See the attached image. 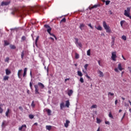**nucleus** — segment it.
I'll return each mask as SVG.
<instances>
[{"label":"nucleus","instance_id":"f257e3e1","mask_svg":"<svg viewBox=\"0 0 131 131\" xmlns=\"http://www.w3.org/2000/svg\"><path fill=\"white\" fill-rule=\"evenodd\" d=\"M102 25L103 26V28L106 31V33H110L111 32V30L110 29V27L109 25H107L105 21H103L102 23Z\"/></svg>","mask_w":131,"mask_h":131},{"label":"nucleus","instance_id":"f03ea898","mask_svg":"<svg viewBox=\"0 0 131 131\" xmlns=\"http://www.w3.org/2000/svg\"><path fill=\"white\" fill-rule=\"evenodd\" d=\"M130 8L129 7L127 8V10H125L124 15L127 17H129L131 19V15H130Z\"/></svg>","mask_w":131,"mask_h":131},{"label":"nucleus","instance_id":"7ed1b4c3","mask_svg":"<svg viewBox=\"0 0 131 131\" xmlns=\"http://www.w3.org/2000/svg\"><path fill=\"white\" fill-rule=\"evenodd\" d=\"M122 71L124 69L122 68V64L121 63H119V64H118V68H115V72L117 73H119V71Z\"/></svg>","mask_w":131,"mask_h":131},{"label":"nucleus","instance_id":"20e7f679","mask_svg":"<svg viewBox=\"0 0 131 131\" xmlns=\"http://www.w3.org/2000/svg\"><path fill=\"white\" fill-rule=\"evenodd\" d=\"M15 13L18 15L20 17H23L25 14V12L23 10H16Z\"/></svg>","mask_w":131,"mask_h":131},{"label":"nucleus","instance_id":"39448f33","mask_svg":"<svg viewBox=\"0 0 131 131\" xmlns=\"http://www.w3.org/2000/svg\"><path fill=\"white\" fill-rule=\"evenodd\" d=\"M117 58V56L116 55V51H114L112 52V60L113 61H116V58Z\"/></svg>","mask_w":131,"mask_h":131},{"label":"nucleus","instance_id":"423d86ee","mask_svg":"<svg viewBox=\"0 0 131 131\" xmlns=\"http://www.w3.org/2000/svg\"><path fill=\"white\" fill-rule=\"evenodd\" d=\"M34 9L36 10V12H39V11H43V7L42 6H36L34 8Z\"/></svg>","mask_w":131,"mask_h":131},{"label":"nucleus","instance_id":"0eeeda50","mask_svg":"<svg viewBox=\"0 0 131 131\" xmlns=\"http://www.w3.org/2000/svg\"><path fill=\"white\" fill-rule=\"evenodd\" d=\"M10 4V1H7V2H2L1 4V6H8Z\"/></svg>","mask_w":131,"mask_h":131},{"label":"nucleus","instance_id":"6e6552de","mask_svg":"<svg viewBox=\"0 0 131 131\" xmlns=\"http://www.w3.org/2000/svg\"><path fill=\"white\" fill-rule=\"evenodd\" d=\"M44 27H45V28H46L47 29V32L48 33H50V32H51L52 28L50 27L49 25H45Z\"/></svg>","mask_w":131,"mask_h":131},{"label":"nucleus","instance_id":"1a4fd4ad","mask_svg":"<svg viewBox=\"0 0 131 131\" xmlns=\"http://www.w3.org/2000/svg\"><path fill=\"white\" fill-rule=\"evenodd\" d=\"M34 88H35V94L36 95L39 94L38 85L37 84H35L34 85Z\"/></svg>","mask_w":131,"mask_h":131},{"label":"nucleus","instance_id":"9d476101","mask_svg":"<svg viewBox=\"0 0 131 131\" xmlns=\"http://www.w3.org/2000/svg\"><path fill=\"white\" fill-rule=\"evenodd\" d=\"M70 123V121H69V120H66V123H64V127L66 128H68Z\"/></svg>","mask_w":131,"mask_h":131},{"label":"nucleus","instance_id":"9b49d317","mask_svg":"<svg viewBox=\"0 0 131 131\" xmlns=\"http://www.w3.org/2000/svg\"><path fill=\"white\" fill-rule=\"evenodd\" d=\"M100 7V4H96V5H95L94 6H93L92 7H91L90 8V10H92V9H96L98 7Z\"/></svg>","mask_w":131,"mask_h":131},{"label":"nucleus","instance_id":"f8f14e48","mask_svg":"<svg viewBox=\"0 0 131 131\" xmlns=\"http://www.w3.org/2000/svg\"><path fill=\"white\" fill-rule=\"evenodd\" d=\"M21 74H22V70H19L17 73V76L18 77V78L19 79L21 78Z\"/></svg>","mask_w":131,"mask_h":131},{"label":"nucleus","instance_id":"ddd939ff","mask_svg":"<svg viewBox=\"0 0 131 131\" xmlns=\"http://www.w3.org/2000/svg\"><path fill=\"white\" fill-rule=\"evenodd\" d=\"M98 74H99V77H103L104 74H103V73L101 71L99 70L98 71Z\"/></svg>","mask_w":131,"mask_h":131},{"label":"nucleus","instance_id":"4468645a","mask_svg":"<svg viewBox=\"0 0 131 131\" xmlns=\"http://www.w3.org/2000/svg\"><path fill=\"white\" fill-rule=\"evenodd\" d=\"M4 105V104H3V103H0V114H2L4 111L3 107Z\"/></svg>","mask_w":131,"mask_h":131},{"label":"nucleus","instance_id":"2eb2a0df","mask_svg":"<svg viewBox=\"0 0 131 131\" xmlns=\"http://www.w3.org/2000/svg\"><path fill=\"white\" fill-rule=\"evenodd\" d=\"M27 68H25L24 70L23 77H25L27 76Z\"/></svg>","mask_w":131,"mask_h":131},{"label":"nucleus","instance_id":"dca6fc26","mask_svg":"<svg viewBox=\"0 0 131 131\" xmlns=\"http://www.w3.org/2000/svg\"><path fill=\"white\" fill-rule=\"evenodd\" d=\"M38 85L42 89L45 88V85L43 84V83L40 82L38 83Z\"/></svg>","mask_w":131,"mask_h":131},{"label":"nucleus","instance_id":"f3484780","mask_svg":"<svg viewBox=\"0 0 131 131\" xmlns=\"http://www.w3.org/2000/svg\"><path fill=\"white\" fill-rule=\"evenodd\" d=\"M11 72L10 70H9L8 69H7L6 70V75H9L10 74H11Z\"/></svg>","mask_w":131,"mask_h":131},{"label":"nucleus","instance_id":"a211bd4d","mask_svg":"<svg viewBox=\"0 0 131 131\" xmlns=\"http://www.w3.org/2000/svg\"><path fill=\"white\" fill-rule=\"evenodd\" d=\"M85 24H84L83 23L80 24V25L79 26V28L81 29V31H82L83 30V28L84 27H85Z\"/></svg>","mask_w":131,"mask_h":131},{"label":"nucleus","instance_id":"6ab92c4d","mask_svg":"<svg viewBox=\"0 0 131 131\" xmlns=\"http://www.w3.org/2000/svg\"><path fill=\"white\" fill-rule=\"evenodd\" d=\"M24 128H27L26 125H22V126H21V127H19V130L21 131L22 129H24Z\"/></svg>","mask_w":131,"mask_h":131},{"label":"nucleus","instance_id":"aec40b11","mask_svg":"<svg viewBox=\"0 0 131 131\" xmlns=\"http://www.w3.org/2000/svg\"><path fill=\"white\" fill-rule=\"evenodd\" d=\"M60 109H61V110H62V109L63 108V107H65L64 103L63 102H62L61 103H60Z\"/></svg>","mask_w":131,"mask_h":131},{"label":"nucleus","instance_id":"412c9836","mask_svg":"<svg viewBox=\"0 0 131 131\" xmlns=\"http://www.w3.org/2000/svg\"><path fill=\"white\" fill-rule=\"evenodd\" d=\"M70 105V104L69 100H67L66 102V106L68 108H69Z\"/></svg>","mask_w":131,"mask_h":131},{"label":"nucleus","instance_id":"4be33fe9","mask_svg":"<svg viewBox=\"0 0 131 131\" xmlns=\"http://www.w3.org/2000/svg\"><path fill=\"white\" fill-rule=\"evenodd\" d=\"M112 39H113V40H112L111 44H112V48H113L115 44V38L112 37Z\"/></svg>","mask_w":131,"mask_h":131},{"label":"nucleus","instance_id":"5701e85b","mask_svg":"<svg viewBox=\"0 0 131 131\" xmlns=\"http://www.w3.org/2000/svg\"><path fill=\"white\" fill-rule=\"evenodd\" d=\"M9 77L8 76L5 75L4 77L3 80H4V81H8L9 80Z\"/></svg>","mask_w":131,"mask_h":131},{"label":"nucleus","instance_id":"b1692460","mask_svg":"<svg viewBox=\"0 0 131 131\" xmlns=\"http://www.w3.org/2000/svg\"><path fill=\"white\" fill-rule=\"evenodd\" d=\"M95 28L97 29L99 31H102V28L101 26H98L97 27H95Z\"/></svg>","mask_w":131,"mask_h":131},{"label":"nucleus","instance_id":"393cba45","mask_svg":"<svg viewBox=\"0 0 131 131\" xmlns=\"http://www.w3.org/2000/svg\"><path fill=\"white\" fill-rule=\"evenodd\" d=\"M73 93L72 90H70L68 92V95L70 97Z\"/></svg>","mask_w":131,"mask_h":131},{"label":"nucleus","instance_id":"a878e982","mask_svg":"<svg viewBox=\"0 0 131 131\" xmlns=\"http://www.w3.org/2000/svg\"><path fill=\"white\" fill-rule=\"evenodd\" d=\"M46 129L48 130H51V129H52V126H46Z\"/></svg>","mask_w":131,"mask_h":131},{"label":"nucleus","instance_id":"bb28decb","mask_svg":"<svg viewBox=\"0 0 131 131\" xmlns=\"http://www.w3.org/2000/svg\"><path fill=\"white\" fill-rule=\"evenodd\" d=\"M77 73L79 76L82 77L83 76V74L81 71H78Z\"/></svg>","mask_w":131,"mask_h":131},{"label":"nucleus","instance_id":"cd10ccee","mask_svg":"<svg viewBox=\"0 0 131 131\" xmlns=\"http://www.w3.org/2000/svg\"><path fill=\"white\" fill-rule=\"evenodd\" d=\"M9 112H10V110L8 108L7 112H6V116H7V117H8Z\"/></svg>","mask_w":131,"mask_h":131},{"label":"nucleus","instance_id":"c85d7f7f","mask_svg":"<svg viewBox=\"0 0 131 131\" xmlns=\"http://www.w3.org/2000/svg\"><path fill=\"white\" fill-rule=\"evenodd\" d=\"M125 23V20H121L120 22V24H121V27H123V24Z\"/></svg>","mask_w":131,"mask_h":131},{"label":"nucleus","instance_id":"c756f323","mask_svg":"<svg viewBox=\"0 0 131 131\" xmlns=\"http://www.w3.org/2000/svg\"><path fill=\"white\" fill-rule=\"evenodd\" d=\"M122 39L124 40V41H126L127 38L125 35L122 36Z\"/></svg>","mask_w":131,"mask_h":131},{"label":"nucleus","instance_id":"7c9ffc66","mask_svg":"<svg viewBox=\"0 0 131 131\" xmlns=\"http://www.w3.org/2000/svg\"><path fill=\"white\" fill-rule=\"evenodd\" d=\"M107 95L108 96V97L110 96H114V93H111V92H108V93L107 94Z\"/></svg>","mask_w":131,"mask_h":131},{"label":"nucleus","instance_id":"2f4dec72","mask_svg":"<svg viewBox=\"0 0 131 131\" xmlns=\"http://www.w3.org/2000/svg\"><path fill=\"white\" fill-rule=\"evenodd\" d=\"M5 123H6V121H3L2 124V127L3 128H4L5 126Z\"/></svg>","mask_w":131,"mask_h":131},{"label":"nucleus","instance_id":"473e14b6","mask_svg":"<svg viewBox=\"0 0 131 131\" xmlns=\"http://www.w3.org/2000/svg\"><path fill=\"white\" fill-rule=\"evenodd\" d=\"M4 43L6 46L9 45V42L7 40H4Z\"/></svg>","mask_w":131,"mask_h":131},{"label":"nucleus","instance_id":"72a5a7b5","mask_svg":"<svg viewBox=\"0 0 131 131\" xmlns=\"http://www.w3.org/2000/svg\"><path fill=\"white\" fill-rule=\"evenodd\" d=\"M31 106L33 107V108H34L35 106V104L34 103V101H32V103H31Z\"/></svg>","mask_w":131,"mask_h":131},{"label":"nucleus","instance_id":"f704fd0d","mask_svg":"<svg viewBox=\"0 0 131 131\" xmlns=\"http://www.w3.org/2000/svg\"><path fill=\"white\" fill-rule=\"evenodd\" d=\"M24 55H25L24 51H23V52H21V58L22 59H24Z\"/></svg>","mask_w":131,"mask_h":131},{"label":"nucleus","instance_id":"c9c22d12","mask_svg":"<svg viewBox=\"0 0 131 131\" xmlns=\"http://www.w3.org/2000/svg\"><path fill=\"white\" fill-rule=\"evenodd\" d=\"M66 19L65 17H64L61 20L60 23H66Z\"/></svg>","mask_w":131,"mask_h":131},{"label":"nucleus","instance_id":"e433bc0d","mask_svg":"<svg viewBox=\"0 0 131 131\" xmlns=\"http://www.w3.org/2000/svg\"><path fill=\"white\" fill-rule=\"evenodd\" d=\"M10 48L12 50H14L16 49V47L14 45H11L10 46Z\"/></svg>","mask_w":131,"mask_h":131},{"label":"nucleus","instance_id":"4c0bfd02","mask_svg":"<svg viewBox=\"0 0 131 131\" xmlns=\"http://www.w3.org/2000/svg\"><path fill=\"white\" fill-rule=\"evenodd\" d=\"M97 107V105L96 104H93L91 106V108H96Z\"/></svg>","mask_w":131,"mask_h":131},{"label":"nucleus","instance_id":"58836bf2","mask_svg":"<svg viewBox=\"0 0 131 131\" xmlns=\"http://www.w3.org/2000/svg\"><path fill=\"white\" fill-rule=\"evenodd\" d=\"M75 58L76 59H79V55L77 53L75 54Z\"/></svg>","mask_w":131,"mask_h":131},{"label":"nucleus","instance_id":"ea45409f","mask_svg":"<svg viewBox=\"0 0 131 131\" xmlns=\"http://www.w3.org/2000/svg\"><path fill=\"white\" fill-rule=\"evenodd\" d=\"M39 36H37L36 38V39H35V43H36V45H37V43L38 40H39Z\"/></svg>","mask_w":131,"mask_h":131},{"label":"nucleus","instance_id":"a19ab883","mask_svg":"<svg viewBox=\"0 0 131 131\" xmlns=\"http://www.w3.org/2000/svg\"><path fill=\"white\" fill-rule=\"evenodd\" d=\"M21 41H25L26 39V36H23L21 37Z\"/></svg>","mask_w":131,"mask_h":131},{"label":"nucleus","instance_id":"79ce46f5","mask_svg":"<svg viewBox=\"0 0 131 131\" xmlns=\"http://www.w3.org/2000/svg\"><path fill=\"white\" fill-rule=\"evenodd\" d=\"M87 55L88 56H90L91 55V49H89L88 51H87Z\"/></svg>","mask_w":131,"mask_h":131},{"label":"nucleus","instance_id":"37998d69","mask_svg":"<svg viewBox=\"0 0 131 131\" xmlns=\"http://www.w3.org/2000/svg\"><path fill=\"white\" fill-rule=\"evenodd\" d=\"M108 117H110V118H112V119H113L114 117H113V115L111 114V113H110V114H108Z\"/></svg>","mask_w":131,"mask_h":131},{"label":"nucleus","instance_id":"c03bdc74","mask_svg":"<svg viewBox=\"0 0 131 131\" xmlns=\"http://www.w3.org/2000/svg\"><path fill=\"white\" fill-rule=\"evenodd\" d=\"M9 57H6V58L5 59V62H8V63H9Z\"/></svg>","mask_w":131,"mask_h":131},{"label":"nucleus","instance_id":"a18cd8bd","mask_svg":"<svg viewBox=\"0 0 131 131\" xmlns=\"http://www.w3.org/2000/svg\"><path fill=\"white\" fill-rule=\"evenodd\" d=\"M88 66H89V64H88V63H86V64H85L84 65V68H85V69L86 71L87 69H88Z\"/></svg>","mask_w":131,"mask_h":131},{"label":"nucleus","instance_id":"49530a36","mask_svg":"<svg viewBox=\"0 0 131 131\" xmlns=\"http://www.w3.org/2000/svg\"><path fill=\"white\" fill-rule=\"evenodd\" d=\"M97 122L98 124L100 123L101 121L100 119H98V118H97Z\"/></svg>","mask_w":131,"mask_h":131},{"label":"nucleus","instance_id":"de8ad7c7","mask_svg":"<svg viewBox=\"0 0 131 131\" xmlns=\"http://www.w3.org/2000/svg\"><path fill=\"white\" fill-rule=\"evenodd\" d=\"M80 81L82 83H84V79H83V78L82 77H81V78H80Z\"/></svg>","mask_w":131,"mask_h":131},{"label":"nucleus","instance_id":"09e8293b","mask_svg":"<svg viewBox=\"0 0 131 131\" xmlns=\"http://www.w3.org/2000/svg\"><path fill=\"white\" fill-rule=\"evenodd\" d=\"M110 4V1H105V5H108Z\"/></svg>","mask_w":131,"mask_h":131},{"label":"nucleus","instance_id":"8fccbe9b","mask_svg":"<svg viewBox=\"0 0 131 131\" xmlns=\"http://www.w3.org/2000/svg\"><path fill=\"white\" fill-rule=\"evenodd\" d=\"M88 26L89 27H90L92 29H94V28H93V27L92 26V24L90 23V24H88Z\"/></svg>","mask_w":131,"mask_h":131},{"label":"nucleus","instance_id":"3c124183","mask_svg":"<svg viewBox=\"0 0 131 131\" xmlns=\"http://www.w3.org/2000/svg\"><path fill=\"white\" fill-rule=\"evenodd\" d=\"M51 36L55 37V34H54L53 33H51V32H50V33H48Z\"/></svg>","mask_w":131,"mask_h":131},{"label":"nucleus","instance_id":"603ef678","mask_svg":"<svg viewBox=\"0 0 131 131\" xmlns=\"http://www.w3.org/2000/svg\"><path fill=\"white\" fill-rule=\"evenodd\" d=\"M29 118H30V119H33V118H34V116H33V115H29Z\"/></svg>","mask_w":131,"mask_h":131},{"label":"nucleus","instance_id":"864d4df0","mask_svg":"<svg viewBox=\"0 0 131 131\" xmlns=\"http://www.w3.org/2000/svg\"><path fill=\"white\" fill-rule=\"evenodd\" d=\"M75 43L77 45L78 43V39L77 38H75Z\"/></svg>","mask_w":131,"mask_h":131},{"label":"nucleus","instance_id":"5fc2aeb1","mask_svg":"<svg viewBox=\"0 0 131 131\" xmlns=\"http://www.w3.org/2000/svg\"><path fill=\"white\" fill-rule=\"evenodd\" d=\"M78 46L80 47V48H82V44H81V42H78Z\"/></svg>","mask_w":131,"mask_h":131},{"label":"nucleus","instance_id":"6e6d98bb","mask_svg":"<svg viewBox=\"0 0 131 131\" xmlns=\"http://www.w3.org/2000/svg\"><path fill=\"white\" fill-rule=\"evenodd\" d=\"M47 113H48V114H49V115H50V114H51V110H48Z\"/></svg>","mask_w":131,"mask_h":131},{"label":"nucleus","instance_id":"4d7b16f0","mask_svg":"<svg viewBox=\"0 0 131 131\" xmlns=\"http://www.w3.org/2000/svg\"><path fill=\"white\" fill-rule=\"evenodd\" d=\"M104 123H105V124H107V125L110 124V122H108V121H105V122H104Z\"/></svg>","mask_w":131,"mask_h":131},{"label":"nucleus","instance_id":"13d9d810","mask_svg":"<svg viewBox=\"0 0 131 131\" xmlns=\"http://www.w3.org/2000/svg\"><path fill=\"white\" fill-rule=\"evenodd\" d=\"M128 70L129 72H130V73H131V67H128Z\"/></svg>","mask_w":131,"mask_h":131},{"label":"nucleus","instance_id":"bf43d9fd","mask_svg":"<svg viewBox=\"0 0 131 131\" xmlns=\"http://www.w3.org/2000/svg\"><path fill=\"white\" fill-rule=\"evenodd\" d=\"M30 87L31 89H32V83L31 82H30Z\"/></svg>","mask_w":131,"mask_h":131},{"label":"nucleus","instance_id":"052dcab7","mask_svg":"<svg viewBox=\"0 0 131 131\" xmlns=\"http://www.w3.org/2000/svg\"><path fill=\"white\" fill-rule=\"evenodd\" d=\"M98 63H99V65L100 66V67H102V64H101V61L99 60H98Z\"/></svg>","mask_w":131,"mask_h":131},{"label":"nucleus","instance_id":"680f3d73","mask_svg":"<svg viewBox=\"0 0 131 131\" xmlns=\"http://www.w3.org/2000/svg\"><path fill=\"white\" fill-rule=\"evenodd\" d=\"M19 109L21 111H23V108L22 106H19Z\"/></svg>","mask_w":131,"mask_h":131},{"label":"nucleus","instance_id":"e2e57ef3","mask_svg":"<svg viewBox=\"0 0 131 131\" xmlns=\"http://www.w3.org/2000/svg\"><path fill=\"white\" fill-rule=\"evenodd\" d=\"M118 103V100L116 99V101H115V104L117 105Z\"/></svg>","mask_w":131,"mask_h":131},{"label":"nucleus","instance_id":"0e129e2a","mask_svg":"<svg viewBox=\"0 0 131 131\" xmlns=\"http://www.w3.org/2000/svg\"><path fill=\"white\" fill-rule=\"evenodd\" d=\"M125 114H124V115H123V117H122V120L124 118V117H125Z\"/></svg>","mask_w":131,"mask_h":131},{"label":"nucleus","instance_id":"69168bd1","mask_svg":"<svg viewBox=\"0 0 131 131\" xmlns=\"http://www.w3.org/2000/svg\"><path fill=\"white\" fill-rule=\"evenodd\" d=\"M122 57H123V59H124V60H126V59L124 57V56L123 55H122Z\"/></svg>","mask_w":131,"mask_h":131},{"label":"nucleus","instance_id":"338daca9","mask_svg":"<svg viewBox=\"0 0 131 131\" xmlns=\"http://www.w3.org/2000/svg\"><path fill=\"white\" fill-rule=\"evenodd\" d=\"M50 39H51V40H52L53 41H54V39L53 37H50Z\"/></svg>","mask_w":131,"mask_h":131},{"label":"nucleus","instance_id":"774afa93","mask_svg":"<svg viewBox=\"0 0 131 131\" xmlns=\"http://www.w3.org/2000/svg\"><path fill=\"white\" fill-rule=\"evenodd\" d=\"M68 80H70V78H66L65 79V82H67Z\"/></svg>","mask_w":131,"mask_h":131}]
</instances>
